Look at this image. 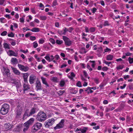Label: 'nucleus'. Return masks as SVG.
Masks as SVG:
<instances>
[{"label": "nucleus", "instance_id": "1", "mask_svg": "<svg viewBox=\"0 0 133 133\" xmlns=\"http://www.w3.org/2000/svg\"><path fill=\"white\" fill-rule=\"evenodd\" d=\"M34 121V118H31L25 123L23 124L24 128L23 131L25 132L29 129L30 125H31Z\"/></svg>", "mask_w": 133, "mask_h": 133}, {"label": "nucleus", "instance_id": "2", "mask_svg": "<svg viewBox=\"0 0 133 133\" xmlns=\"http://www.w3.org/2000/svg\"><path fill=\"white\" fill-rule=\"evenodd\" d=\"M46 117V116L45 114L43 112L41 111L38 114L37 118L38 121L42 122L45 120Z\"/></svg>", "mask_w": 133, "mask_h": 133}, {"label": "nucleus", "instance_id": "3", "mask_svg": "<svg viewBox=\"0 0 133 133\" xmlns=\"http://www.w3.org/2000/svg\"><path fill=\"white\" fill-rule=\"evenodd\" d=\"M42 126V124L41 123L38 122L35 123L32 127L31 131L33 132H36L41 129Z\"/></svg>", "mask_w": 133, "mask_h": 133}, {"label": "nucleus", "instance_id": "4", "mask_svg": "<svg viewBox=\"0 0 133 133\" xmlns=\"http://www.w3.org/2000/svg\"><path fill=\"white\" fill-rule=\"evenodd\" d=\"M35 109H32L30 110L28 109H27L25 111V112L23 116V118H24L25 116H29L34 114L36 112Z\"/></svg>", "mask_w": 133, "mask_h": 133}, {"label": "nucleus", "instance_id": "5", "mask_svg": "<svg viewBox=\"0 0 133 133\" xmlns=\"http://www.w3.org/2000/svg\"><path fill=\"white\" fill-rule=\"evenodd\" d=\"M55 120L53 118L49 119L44 123L45 126L46 128H49L52 126L55 123Z\"/></svg>", "mask_w": 133, "mask_h": 133}, {"label": "nucleus", "instance_id": "6", "mask_svg": "<svg viewBox=\"0 0 133 133\" xmlns=\"http://www.w3.org/2000/svg\"><path fill=\"white\" fill-rule=\"evenodd\" d=\"M63 39L66 45L70 46L72 44V42L69 38L66 36H63Z\"/></svg>", "mask_w": 133, "mask_h": 133}, {"label": "nucleus", "instance_id": "7", "mask_svg": "<svg viewBox=\"0 0 133 133\" xmlns=\"http://www.w3.org/2000/svg\"><path fill=\"white\" fill-rule=\"evenodd\" d=\"M64 119H62L60 122L56 126L54 127L55 130H57L62 128L64 125Z\"/></svg>", "mask_w": 133, "mask_h": 133}, {"label": "nucleus", "instance_id": "8", "mask_svg": "<svg viewBox=\"0 0 133 133\" xmlns=\"http://www.w3.org/2000/svg\"><path fill=\"white\" fill-rule=\"evenodd\" d=\"M18 66L20 70L24 71L25 72L28 71L29 69V68L27 66H24L23 65L20 64H18Z\"/></svg>", "mask_w": 133, "mask_h": 133}, {"label": "nucleus", "instance_id": "9", "mask_svg": "<svg viewBox=\"0 0 133 133\" xmlns=\"http://www.w3.org/2000/svg\"><path fill=\"white\" fill-rule=\"evenodd\" d=\"M3 75L5 76L6 75L8 77H9L10 76V73L9 69L4 67L3 68Z\"/></svg>", "mask_w": 133, "mask_h": 133}, {"label": "nucleus", "instance_id": "10", "mask_svg": "<svg viewBox=\"0 0 133 133\" xmlns=\"http://www.w3.org/2000/svg\"><path fill=\"white\" fill-rule=\"evenodd\" d=\"M35 84H36V87L37 91L42 90L41 83L38 80L36 82Z\"/></svg>", "mask_w": 133, "mask_h": 133}, {"label": "nucleus", "instance_id": "11", "mask_svg": "<svg viewBox=\"0 0 133 133\" xmlns=\"http://www.w3.org/2000/svg\"><path fill=\"white\" fill-rule=\"evenodd\" d=\"M24 91L30 89V86L28 83V82H24L23 84V89Z\"/></svg>", "mask_w": 133, "mask_h": 133}, {"label": "nucleus", "instance_id": "12", "mask_svg": "<svg viewBox=\"0 0 133 133\" xmlns=\"http://www.w3.org/2000/svg\"><path fill=\"white\" fill-rule=\"evenodd\" d=\"M36 79V77L33 75H31L29 77V82L30 84L34 83L35 80Z\"/></svg>", "mask_w": 133, "mask_h": 133}, {"label": "nucleus", "instance_id": "13", "mask_svg": "<svg viewBox=\"0 0 133 133\" xmlns=\"http://www.w3.org/2000/svg\"><path fill=\"white\" fill-rule=\"evenodd\" d=\"M15 84L16 85L17 88V90L18 91L19 90L20 92H21L22 90L21 89V85L20 83L18 80L15 83Z\"/></svg>", "mask_w": 133, "mask_h": 133}, {"label": "nucleus", "instance_id": "14", "mask_svg": "<svg viewBox=\"0 0 133 133\" xmlns=\"http://www.w3.org/2000/svg\"><path fill=\"white\" fill-rule=\"evenodd\" d=\"M8 55L10 56H14L16 57L17 56V54L16 53L12 50H10L7 52Z\"/></svg>", "mask_w": 133, "mask_h": 133}, {"label": "nucleus", "instance_id": "15", "mask_svg": "<svg viewBox=\"0 0 133 133\" xmlns=\"http://www.w3.org/2000/svg\"><path fill=\"white\" fill-rule=\"evenodd\" d=\"M8 109H1L0 111L1 113L3 115L7 114L8 112Z\"/></svg>", "mask_w": 133, "mask_h": 133}, {"label": "nucleus", "instance_id": "16", "mask_svg": "<svg viewBox=\"0 0 133 133\" xmlns=\"http://www.w3.org/2000/svg\"><path fill=\"white\" fill-rule=\"evenodd\" d=\"M12 126H11L9 123H6L5 124L4 127L5 128L7 129L6 130L10 129L12 128Z\"/></svg>", "mask_w": 133, "mask_h": 133}, {"label": "nucleus", "instance_id": "17", "mask_svg": "<svg viewBox=\"0 0 133 133\" xmlns=\"http://www.w3.org/2000/svg\"><path fill=\"white\" fill-rule=\"evenodd\" d=\"M12 70L14 74L17 75H19L20 74V72L16 68L11 67Z\"/></svg>", "mask_w": 133, "mask_h": 133}, {"label": "nucleus", "instance_id": "18", "mask_svg": "<svg viewBox=\"0 0 133 133\" xmlns=\"http://www.w3.org/2000/svg\"><path fill=\"white\" fill-rule=\"evenodd\" d=\"M41 79L42 80V82L43 84H45L46 86V87H49V85L46 81V78H44L43 77H41Z\"/></svg>", "mask_w": 133, "mask_h": 133}, {"label": "nucleus", "instance_id": "19", "mask_svg": "<svg viewBox=\"0 0 133 133\" xmlns=\"http://www.w3.org/2000/svg\"><path fill=\"white\" fill-rule=\"evenodd\" d=\"M28 75H29L27 73H24L23 74V77L24 79V82H28L27 78Z\"/></svg>", "mask_w": 133, "mask_h": 133}, {"label": "nucleus", "instance_id": "20", "mask_svg": "<svg viewBox=\"0 0 133 133\" xmlns=\"http://www.w3.org/2000/svg\"><path fill=\"white\" fill-rule=\"evenodd\" d=\"M114 57L113 55L109 54L107 56L106 59L108 61H111L113 59Z\"/></svg>", "mask_w": 133, "mask_h": 133}, {"label": "nucleus", "instance_id": "21", "mask_svg": "<svg viewBox=\"0 0 133 133\" xmlns=\"http://www.w3.org/2000/svg\"><path fill=\"white\" fill-rule=\"evenodd\" d=\"M27 30L34 32H39L40 31L39 28H34L32 29H28Z\"/></svg>", "mask_w": 133, "mask_h": 133}, {"label": "nucleus", "instance_id": "22", "mask_svg": "<svg viewBox=\"0 0 133 133\" xmlns=\"http://www.w3.org/2000/svg\"><path fill=\"white\" fill-rule=\"evenodd\" d=\"M22 112V110L21 109H18L16 112V114H17L16 116H19L21 115Z\"/></svg>", "mask_w": 133, "mask_h": 133}, {"label": "nucleus", "instance_id": "23", "mask_svg": "<svg viewBox=\"0 0 133 133\" xmlns=\"http://www.w3.org/2000/svg\"><path fill=\"white\" fill-rule=\"evenodd\" d=\"M11 61L12 63L13 64H16L18 62L17 59L15 58H12L11 59Z\"/></svg>", "mask_w": 133, "mask_h": 133}, {"label": "nucleus", "instance_id": "24", "mask_svg": "<svg viewBox=\"0 0 133 133\" xmlns=\"http://www.w3.org/2000/svg\"><path fill=\"white\" fill-rule=\"evenodd\" d=\"M80 129L79 130L81 131L82 133H85L86 132L87 130L88 129V128L86 127H84L83 129Z\"/></svg>", "mask_w": 133, "mask_h": 133}, {"label": "nucleus", "instance_id": "25", "mask_svg": "<svg viewBox=\"0 0 133 133\" xmlns=\"http://www.w3.org/2000/svg\"><path fill=\"white\" fill-rule=\"evenodd\" d=\"M4 47L5 49H10L9 45L7 43H4L3 44Z\"/></svg>", "mask_w": 133, "mask_h": 133}, {"label": "nucleus", "instance_id": "26", "mask_svg": "<svg viewBox=\"0 0 133 133\" xmlns=\"http://www.w3.org/2000/svg\"><path fill=\"white\" fill-rule=\"evenodd\" d=\"M39 18L42 20L44 21L46 19V16H41L39 17Z\"/></svg>", "mask_w": 133, "mask_h": 133}, {"label": "nucleus", "instance_id": "27", "mask_svg": "<svg viewBox=\"0 0 133 133\" xmlns=\"http://www.w3.org/2000/svg\"><path fill=\"white\" fill-rule=\"evenodd\" d=\"M18 80L13 78H11L10 79V82L11 83L15 84V83Z\"/></svg>", "mask_w": 133, "mask_h": 133}, {"label": "nucleus", "instance_id": "28", "mask_svg": "<svg viewBox=\"0 0 133 133\" xmlns=\"http://www.w3.org/2000/svg\"><path fill=\"white\" fill-rule=\"evenodd\" d=\"M9 105L7 104H4L2 105V108H9Z\"/></svg>", "mask_w": 133, "mask_h": 133}, {"label": "nucleus", "instance_id": "29", "mask_svg": "<svg viewBox=\"0 0 133 133\" xmlns=\"http://www.w3.org/2000/svg\"><path fill=\"white\" fill-rule=\"evenodd\" d=\"M77 92V90L76 89H73L71 92V93L72 94H76Z\"/></svg>", "mask_w": 133, "mask_h": 133}, {"label": "nucleus", "instance_id": "30", "mask_svg": "<svg viewBox=\"0 0 133 133\" xmlns=\"http://www.w3.org/2000/svg\"><path fill=\"white\" fill-rule=\"evenodd\" d=\"M96 29L94 27H91L89 29V31L91 32H93L95 31Z\"/></svg>", "mask_w": 133, "mask_h": 133}, {"label": "nucleus", "instance_id": "31", "mask_svg": "<svg viewBox=\"0 0 133 133\" xmlns=\"http://www.w3.org/2000/svg\"><path fill=\"white\" fill-rule=\"evenodd\" d=\"M58 92V93L59 95V96H61L63 94V93L65 92V91L60 90Z\"/></svg>", "mask_w": 133, "mask_h": 133}, {"label": "nucleus", "instance_id": "32", "mask_svg": "<svg viewBox=\"0 0 133 133\" xmlns=\"http://www.w3.org/2000/svg\"><path fill=\"white\" fill-rule=\"evenodd\" d=\"M128 60L130 64H131L133 63V58L129 57L128 58Z\"/></svg>", "mask_w": 133, "mask_h": 133}, {"label": "nucleus", "instance_id": "33", "mask_svg": "<svg viewBox=\"0 0 133 133\" xmlns=\"http://www.w3.org/2000/svg\"><path fill=\"white\" fill-rule=\"evenodd\" d=\"M56 43L58 44H61L63 43V41L61 40H57L56 41Z\"/></svg>", "mask_w": 133, "mask_h": 133}, {"label": "nucleus", "instance_id": "34", "mask_svg": "<svg viewBox=\"0 0 133 133\" xmlns=\"http://www.w3.org/2000/svg\"><path fill=\"white\" fill-rule=\"evenodd\" d=\"M124 67L123 65H120L116 67L117 70L122 69Z\"/></svg>", "mask_w": 133, "mask_h": 133}, {"label": "nucleus", "instance_id": "35", "mask_svg": "<svg viewBox=\"0 0 133 133\" xmlns=\"http://www.w3.org/2000/svg\"><path fill=\"white\" fill-rule=\"evenodd\" d=\"M14 35L15 34L14 33L12 32H11L10 34H8V37H14Z\"/></svg>", "mask_w": 133, "mask_h": 133}, {"label": "nucleus", "instance_id": "36", "mask_svg": "<svg viewBox=\"0 0 133 133\" xmlns=\"http://www.w3.org/2000/svg\"><path fill=\"white\" fill-rule=\"evenodd\" d=\"M104 25L105 26H108L109 25V24L108 21H105L104 22Z\"/></svg>", "mask_w": 133, "mask_h": 133}, {"label": "nucleus", "instance_id": "37", "mask_svg": "<svg viewBox=\"0 0 133 133\" xmlns=\"http://www.w3.org/2000/svg\"><path fill=\"white\" fill-rule=\"evenodd\" d=\"M44 40L43 39H40L39 40V43L40 44H42L44 43Z\"/></svg>", "mask_w": 133, "mask_h": 133}, {"label": "nucleus", "instance_id": "38", "mask_svg": "<svg viewBox=\"0 0 133 133\" xmlns=\"http://www.w3.org/2000/svg\"><path fill=\"white\" fill-rule=\"evenodd\" d=\"M65 84V82L64 81H61L60 82V85L61 87L63 86Z\"/></svg>", "mask_w": 133, "mask_h": 133}, {"label": "nucleus", "instance_id": "39", "mask_svg": "<svg viewBox=\"0 0 133 133\" xmlns=\"http://www.w3.org/2000/svg\"><path fill=\"white\" fill-rule=\"evenodd\" d=\"M83 104H77L76 105V107L77 108H78L79 107H81L82 108H86V107H83Z\"/></svg>", "mask_w": 133, "mask_h": 133}, {"label": "nucleus", "instance_id": "40", "mask_svg": "<svg viewBox=\"0 0 133 133\" xmlns=\"http://www.w3.org/2000/svg\"><path fill=\"white\" fill-rule=\"evenodd\" d=\"M33 44L34 47L35 48H36L38 46V44L36 42H34L33 43Z\"/></svg>", "mask_w": 133, "mask_h": 133}, {"label": "nucleus", "instance_id": "41", "mask_svg": "<svg viewBox=\"0 0 133 133\" xmlns=\"http://www.w3.org/2000/svg\"><path fill=\"white\" fill-rule=\"evenodd\" d=\"M73 30L74 28L72 27H69L68 29V31L70 33H71Z\"/></svg>", "mask_w": 133, "mask_h": 133}, {"label": "nucleus", "instance_id": "42", "mask_svg": "<svg viewBox=\"0 0 133 133\" xmlns=\"http://www.w3.org/2000/svg\"><path fill=\"white\" fill-rule=\"evenodd\" d=\"M77 86L79 87H82L80 81H78L76 84Z\"/></svg>", "mask_w": 133, "mask_h": 133}, {"label": "nucleus", "instance_id": "43", "mask_svg": "<svg viewBox=\"0 0 133 133\" xmlns=\"http://www.w3.org/2000/svg\"><path fill=\"white\" fill-rule=\"evenodd\" d=\"M64 33H63V35H66V32L67 31H68V29H67V28L66 27H65L64 28Z\"/></svg>", "mask_w": 133, "mask_h": 133}, {"label": "nucleus", "instance_id": "44", "mask_svg": "<svg viewBox=\"0 0 133 133\" xmlns=\"http://www.w3.org/2000/svg\"><path fill=\"white\" fill-rule=\"evenodd\" d=\"M7 33V32L6 31H4L1 34V35L2 36H5L6 35Z\"/></svg>", "mask_w": 133, "mask_h": 133}, {"label": "nucleus", "instance_id": "45", "mask_svg": "<svg viewBox=\"0 0 133 133\" xmlns=\"http://www.w3.org/2000/svg\"><path fill=\"white\" fill-rule=\"evenodd\" d=\"M57 4V1L56 0H54L52 4V6L53 7L56 5Z\"/></svg>", "mask_w": 133, "mask_h": 133}, {"label": "nucleus", "instance_id": "46", "mask_svg": "<svg viewBox=\"0 0 133 133\" xmlns=\"http://www.w3.org/2000/svg\"><path fill=\"white\" fill-rule=\"evenodd\" d=\"M81 50L82 52V53L85 54L86 53L87 51L85 50V49L84 48H82Z\"/></svg>", "mask_w": 133, "mask_h": 133}, {"label": "nucleus", "instance_id": "47", "mask_svg": "<svg viewBox=\"0 0 133 133\" xmlns=\"http://www.w3.org/2000/svg\"><path fill=\"white\" fill-rule=\"evenodd\" d=\"M30 39L32 41H34L36 39V38L35 36H30Z\"/></svg>", "mask_w": 133, "mask_h": 133}, {"label": "nucleus", "instance_id": "48", "mask_svg": "<svg viewBox=\"0 0 133 133\" xmlns=\"http://www.w3.org/2000/svg\"><path fill=\"white\" fill-rule=\"evenodd\" d=\"M94 80L96 84H98L99 82L98 79L97 78H95L94 79Z\"/></svg>", "mask_w": 133, "mask_h": 133}, {"label": "nucleus", "instance_id": "49", "mask_svg": "<svg viewBox=\"0 0 133 133\" xmlns=\"http://www.w3.org/2000/svg\"><path fill=\"white\" fill-rule=\"evenodd\" d=\"M102 69L103 71H106L108 70V68L106 66H104L102 68Z\"/></svg>", "mask_w": 133, "mask_h": 133}, {"label": "nucleus", "instance_id": "50", "mask_svg": "<svg viewBox=\"0 0 133 133\" xmlns=\"http://www.w3.org/2000/svg\"><path fill=\"white\" fill-rule=\"evenodd\" d=\"M87 68L90 70V71L92 70V69L90 67V65L88 64H87Z\"/></svg>", "mask_w": 133, "mask_h": 133}, {"label": "nucleus", "instance_id": "51", "mask_svg": "<svg viewBox=\"0 0 133 133\" xmlns=\"http://www.w3.org/2000/svg\"><path fill=\"white\" fill-rule=\"evenodd\" d=\"M105 85V84L103 83H101L99 85V87L101 89H103V87Z\"/></svg>", "mask_w": 133, "mask_h": 133}, {"label": "nucleus", "instance_id": "52", "mask_svg": "<svg viewBox=\"0 0 133 133\" xmlns=\"http://www.w3.org/2000/svg\"><path fill=\"white\" fill-rule=\"evenodd\" d=\"M31 12L33 14H35L36 13V12L35 10L33 8H31Z\"/></svg>", "mask_w": 133, "mask_h": 133}, {"label": "nucleus", "instance_id": "53", "mask_svg": "<svg viewBox=\"0 0 133 133\" xmlns=\"http://www.w3.org/2000/svg\"><path fill=\"white\" fill-rule=\"evenodd\" d=\"M19 20L20 22L23 23L24 21V19L23 17H21L20 18Z\"/></svg>", "mask_w": 133, "mask_h": 133}, {"label": "nucleus", "instance_id": "54", "mask_svg": "<svg viewBox=\"0 0 133 133\" xmlns=\"http://www.w3.org/2000/svg\"><path fill=\"white\" fill-rule=\"evenodd\" d=\"M52 80L54 82H56L57 81V78L56 77H53Z\"/></svg>", "mask_w": 133, "mask_h": 133}, {"label": "nucleus", "instance_id": "55", "mask_svg": "<svg viewBox=\"0 0 133 133\" xmlns=\"http://www.w3.org/2000/svg\"><path fill=\"white\" fill-rule=\"evenodd\" d=\"M58 33L60 35H63V33H64V31L62 30H59L58 31Z\"/></svg>", "mask_w": 133, "mask_h": 133}, {"label": "nucleus", "instance_id": "56", "mask_svg": "<svg viewBox=\"0 0 133 133\" xmlns=\"http://www.w3.org/2000/svg\"><path fill=\"white\" fill-rule=\"evenodd\" d=\"M129 88L130 90H132L133 89V85L131 84L129 85Z\"/></svg>", "mask_w": 133, "mask_h": 133}, {"label": "nucleus", "instance_id": "57", "mask_svg": "<svg viewBox=\"0 0 133 133\" xmlns=\"http://www.w3.org/2000/svg\"><path fill=\"white\" fill-rule=\"evenodd\" d=\"M54 57L57 60L59 58V56L57 55H56Z\"/></svg>", "mask_w": 133, "mask_h": 133}, {"label": "nucleus", "instance_id": "58", "mask_svg": "<svg viewBox=\"0 0 133 133\" xmlns=\"http://www.w3.org/2000/svg\"><path fill=\"white\" fill-rule=\"evenodd\" d=\"M110 51L111 50L110 49L108 48H106V49L104 50V51L105 52H107Z\"/></svg>", "mask_w": 133, "mask_h": 133}, {"label": "nucleus", "instance_id": "59", "mask_svg": "<svg viewBox=\"0 0 133 133\" xmlns=\"http://www.w3.org/2000/svg\"><path fill=\"white\" fill-rule=\"evenodd\" d=\"M45 58L47 60H49V61L50 62V57L49 56H46L45 57Z\"/></svg>", "mask_w": 133, "mask_h": 133}, {"label": "nucleus", "instance_id": "60", "mask_svg": "<svg viewBox=\"0 0 133 133\" xmlns=\"http://www.w3.org/2000/svg\"><path fill=\"white\" fill-rule=\"evenodd\" d=\"M5 0H0V5L3 4Z\"/></svg>", "mask_w": 133, "mask_h": 133}, {"label": "nucleus", "instance_id": "61", "mask_svg": "<svg viewBox=\"0 0 133 133\" xmlns=\"http://www.w3.org/2000/svg\"><path fill=\"white\" fill-rule=\"evenodd\" d=\"M50 57L51 58H50V62L51 61H52L54 58V57L52 55Z\"/></svg>", "mask_w": 133, "mask_h": 133}, {"label": "nucleus", "instance_id": "62", "mask_svg": "<svg viewBox=\"0 0 133 133\" xmlns=\"http://www.w3.org/2000/svg\"><path fill=\"white\" fill-rule=\"evenodd\" d=\"M97 9L96 8H93L92 10V12L94 14L95 13L96 11V10Z\"/></svg>", "mask_w": 133, "mask_h": 133}, {"label": "nucleus", "instance_id": "63", "mask_svg": "<svg viewBox=\"0 0 133 133\" xmlns=\"http://www.w3.org/2000/svg\"><path fill=\"white\" fill-rule=\"evenodd\" d=\"M99 126H97V127H93V129H95L96 130H97V129H99Z\"/></svg>", "mask_w": 133, "mask_h": 133}, {"label": "nucleus", "instance_id": "64", "mask_svg": "<svg viewBox=\"0 0 133 133\" xmlns=\"http://www.w3.org/2000/svg\"><path fill=\"white\" fill-rule=\"evenodd\" d=\"M11 45L12 46H15L16 45V42L15 41H12L11 42Z\"/></svg>", "mask_w": 133, "mask_h": 133}]
</instances>
